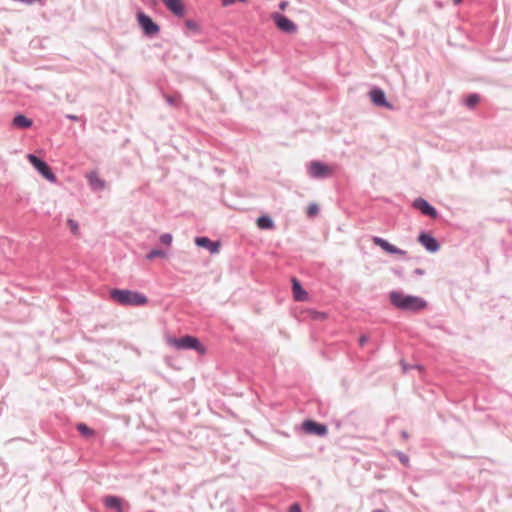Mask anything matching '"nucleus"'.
I'll return each mask as SVG.
<instances>
[{
	"label": "nucleus",
	"instance_id": "bb28decb",
	"mask_svg": "<svg viewBox=\"0 0 512 512\" xmlns=\"http://www.w3.org/2000/svg\"><path fill=\"white\" fill-rule=\"evenodd\" d=\"M173 237L171 234L165 233L160 236V242L164 245H170L172 243Z\"/></svg>",
	"mask_w": 512,
	"mask_h": 512
},
{
	"label": "nucleus",
	"instance_id": "9b49d317",
	"mask_svg": "<svg viewBox=\"0 0 512 512\" xmlns=\"http://www.w3.org/2000/svg\"><path fill=\"white\" fill-rule=\"evenodd\" d=\"M418 241L430 252H436L440 248L437 240L427 233H421Z\"/></svg>",
	"mask_w": 512,
	"mask_h": 512
},
{
	"label": "nucleus",
	"instance_id": "f8f14e48",
	"mask_svg": "<svg viewBox=\"0 0 512 512\" xmlns=\"http://www.w3.org/2000/svg\"><path fill=\"white\" fill-rule=\"evenodd\" d=\"M414 207L419 209L424 215L430 216L432 218H436L438 215L436 209L422 198L416 199L414 201Z\"/></svg>",
	"mask_w": 512,
	"mask_h": 512
},
{
	"label": "nucleus",
	"instance_id": "c85d7f7f",
	"mask_svg": "<svg viewBox=\"0 0 512 512\" xmlns=\"http://www.w3.org/2000/svg\"><path fill=\"white\" fill-rule=\"evenodd\" d=\"M289 512H301L300 505L298 503H294L290 509Z\"/></svg>",
	"mask_w": 512,
	"mask_h": 512
},
{
	"label": "nucleus",
	"instance_id": "7c9ffc66",
	"mask_svg": "<svg viewBox=\"0 0 512 512\" xmlns=\"http://www.w3.org/2000/svg\"><path fill=\"white\" fill-rule=\"evenodd\" d=\"M235 3V0H223L222 4L223 6H230Z\"/></svg>",
	"mask_w": 512,
	"mask_h": 512
},
{
	"label": "nucleus",
	"instance_id": "39448f33",
	"mask_svg": "<svg viewBox=\"0 0 512 512\" xmlns=\"http://www.w3.org/2000/svg\"><path fill=\"white\" fill-rule=\"evenodd\" d=\"M308 171L313 178H325L329 177L333 173V169L321 162L313 161L309 164Z\"/></svg>",
	"mask_w": 512,
	"mask_h": 512
},
{
	"label": "nucleus",
	"instance_id": "7ed1b4c3",
	"mask_svg": "<svg viewBox=\"0 0 512 512\" xmlns=\"http://www.w3.org/2000/svg\"><path fill=\"white\" fill-rule=\"evenodd\" d=\"M166 343L177 350L194 349L201 355L205 354L206 352L205 347L200 343L199 339L189 335H186L182 338L168 336L166 338Z\"/></svg>",
	"mask_w": 512,
	"mask_h": 512
},
{
	"label": "nucleus",
	"instance_id": "ddd939ff",
	"mask_svg": "<svg viewBox=\"0 0 512 512\" xmlns=\"http://www.w3.org/2000/svg\"><path fill=\"white\" fill-rule=\"evenodd\" d=\"M195 243L199 247L207 248L212 254L219 252V247H220L219 243L212 242L207 237H197V238H195Z\"/></svg>",
	"mask_w": 512,
	"mask_h": 512
},
{
	"label": "nucleus",
	"instance_id": "4be33fe9",
	"mask_svg": "<svg viewBox=\"0 0 512 512\" xmlns=\"http://www.w3.org/2000/svg\"><path fill=\"white\" fill-rule=\"evenodd\" d=\"M157 257L166 258L167 254L162 250L154 249V250L150 251L146 256V258L148 260H153L154 258H157Z\"/></svg>",
	"mask_w": 512,
	"mask_h": 512
},
{
	"label": "nucleus",
	"instance_id": "5701e85b",
	"mask_svg": "<svg viewBox=\"0 0 512 512\" xmlns=\"http://www.w3.org/2000/svg\"><path fill=\"white\" fill-rule=\"evenodd\" d=\"M480 101V98L477 94H471L466 98V105L469 108H474Z\"/></svg>",
	"mask_w": 512,
	"mask_h": 512
},
{
	"label": "nucleus",
	"instance_id": "0eeeda50",
	"mask_svg": "<svg viewBox=\"0 0 512 512\" xmlns=\"http://www.w3.org/2000/svg\"><path fill=\"white\" fill-rule=\"evenodd\" d=\"M272 19L274 20L276 26L283 32L287 33H294L296 31V25L287 17L275 13L272 16Z\"/></svg>",
	"mask_w": 512,
	"mask_h": 512
},
{
	"label": "nucleus",
	"instance_id": "2eb2a0df",
	"mask_svg": "<svg viewBox=\"0 0 512 512\" xmlns=\"http://www.w3.org/2000/svg\"><path fill=\"white\" fill-rule=\"evenodd\" d=\"M292 291L293 297L296 301L308 300L307 292L302 288L300 282L296 278L292 279Z\"/></svg>",
	"mask_w": 512,
	"mask_h": 512
},
{
	"label": "nucleus",
	"instance_id": "cd10ccee",
	"mask_svg": "<svg viewBox=\"0 0 512 512\" xmlns=\"http://www.w3.org/2000/svg\"><path fill=\"white\" fill-rule=\"evenodd\" d=\"M326 318V315L324 313H321V312H313V319H325Z\"/></svg>",
	"mask_w": 512,
	"mask_h": 512
},
{
	"label": "nucleus",
	"instance_id": "a211bd4d",
	"mask_svg": "<svg viewBox=\"0 0 512 512\" xmlns=\"http://www.w3.org/2000/svg\"><path fill=\"white\" fill-rule=\"evenodd\" d=\"M87 179L93 190H103L106 186L105 181L102 180L96 172H91L88 174Z\"/></svg>",
	"mask_w": 512,
	"mask_h": 512
},
{
	"label": "nucleus",
	"instance_id": "c756f323",
	"mask_svg": "<svg viewBox=\"0 0 512 512\" xmlns=\"http://www.w3.org/2000/svg\"><path fill=\"white\" fill-rule=\"evenodd\" d=\"M368 342V337L366 335H362L359 338V344L360 346H364Z\"/></svg>",
	"mask_w": 512,
	"mask_h": 512
},
{
	"label": "nucleus",
	"instance_id": "393cba45",
	"mask_svg": "<svg viewBox=\"0 0 512 512\" xmlns=\"http://www.w3.org/2000/svg\"><path fill=\"white\" fill-rule=\"evenodd\" d=\"M307 215L309 217H314L318 214L319 212V207L317 204L315 203H311L308 207H307Z\"/></svg>",
	"mask_w": 512,
	"mask_h": 512
},
{
	"label": "nucleus",
	"instance_id": "dca6fc26",
	"mask_svg": "<svg viewBox=\"0 0 512 512\" xmlns=\"http://www.w3.org/2000/svg\"><path fill=\"white\" fill-rule=\"evenodd\" d=\"M33 121L23 114L16 115L12 120V127L16 129H27L30 128Z\"/></svg>",
	"mask_w": 512,
	"mask_h": 512
},
{
	"label": "nucleus",
	"instance_id": "1a4fd4ad",
	"mask_svg": "<svg viewBox=\"0 0 512 512\" xmlns=\"http://www.w3.org/2000/svg\"><path fill=\"white\" fill-rule=\"evenodd\" d=\"M373 243L377 246H379L381 249L386 251L390 254H398V255H405L406 252L397 248L396 246L390 244L387 240L380 238V237H373L372 239Z\"/></svg>",
	"mask_w": 512,
	"mask_h": 512
},
{
	"label": "nucleus",
	"instance_id": "423d86ee",
	"mask_svg": "<svg viewBox=\"0 0 512 512\" xmlns=\"http://www.w3.org/2000/svg\"><path fill=\"white\" fill-rule=\"evenodd\" d=\"M139 25L147 35L156 34L159 31V27L153 22V20L145 15L143 12H139L137 15Z\"/></svg>",
	"mask_w": 512,
	"mask_h": 512
},
{
	"label": "nucleus",
	"instance_id": "f03ea898",
	"mask_svg": "<svg viewBox=\"0 0 512 512\" xmlns=\"http://www.w3.org/2000/svg\"><path fill=\"white\" fill-rule=\"evenodd\" d=\"M110 298L123 306H144L148 299L145 295L126 289H113L110 291Z\"/></svg>",
	"mask_w": 512,
	"mask_h": 512
},
{
	"label": "nucleus",
	"instance_id": "a878e982",
	"mask_svg": "<svg viewBox=\"0 0 512 512\" xmlns=\"http://www.w3.org/2000/svg\"><path fill=\"white\" fill-rule=\"evenodd\" d=\"M185 25L189 30H191L195 33H198L200 31L199 25L193 20H187L185 22Z\"/></svg>",
	"mask_w": 512,
	"mask_h": 512
},
{
	"label": "nucleus",
	"instance_id": "b1692460",
	"mask_svg": "<svg viewBox=\"0 0 512 512\" xmlns=\"http://www.w3.org/2000/svg\"><path fill=\"white\" fill-rule=\"evenodd\" d=\"M165 99L170 105L173 106H179L181 104V96L179 94L167 95Z\"/></svg>",
	"mask_w": 512,
	"mask_h": 512
},
{
	"label": "nucleus",
	"instance_id": "4468645a",
	"mask_svg": "<svg viewBox=\"0 0 512 512\" xmlns=\"http://www.w3.org/2000/svg\"><path fill=\"white\" fill-rule=\"evenodd\" d=\"M163 4L175 15L183 16L185 12L184 4L181 0H161Z\"/></svg>",
	"mask_w": 512,
	"mask_h": 512
},
{
	"label": "nucleus",
	"instance_id": "20e7f679",
	"mask_svg": "<svg viewBox=\"0 0 512 512\" xmlns=\"http://www.w3.org/2000/svg\"><path fill=\"white\" fill-rule=\"evenodd\" d=\"M27 159L45 179L52 183L56 182L57 178L55 174L51 171L50 167L44 161H42L33 154H28Z\"/></svg>",
	"mask_w": 512,
	"mask_h": 512
},
{
	"label": "nucleus",
	"instance_id": "6e6552de",
	"mask_svg": "<svg viewBox=\"0 0 512 512\" xmlns=\"http://www.w3.org/2000/svg\"><path fill=\"white\" fill-rule=\"evenodd\" d=\"M303 431L307 434L324 436L327 433V427L312 420H306L302 423Z\"/></svg>",
	"mask_w": 512,
	"mask_h": 512
},
{
	"label": "nucleus",
	"instance_id": "9d476101",
	"mask_svg": "<svg viewBox=\"0 0 512 512\" xmlns=\"http://www.w3.org/2000/svg\"><path fill=\"white\" fill-rule=\"evenodd\" d=\"M371 101L377 106H384L388 109H392V105L386 101L385 93L379 88H374L369 93Z\"/></svg>",
	"mask_w": 512,
	"mask_h": 512
},
{
	"label": "nucleus",
	"instance_id": "f257e3e1",
	"mask_svg": "<svg viewBox=\"0 0 512 512\" xmlns=\"http://www.w3.org/2000/svg\"><path fill=\"white\" fill-rule=\"evenodd\" d=\"M391 303L401 310L419 311L426 308L427 303L420 297L406 295L399 291H393L389 295Z\"/></svg>",
	"mask_w": 512,
	"mask_h": 512
},
{
	"label": "nucleus",
	"instance_id": "2f4dec72",
	"mask_svg": "<svg viewBox=\"0 0 512 512\" xmlns=\"http://www.w3.org/2000/svg\"><path fill=\"white\" fill-rule=\"evenodd\" d=\"M287 6H288V2H286V1L281 2L279 5L281 10H285Z\"/></svg>",
	"mask_w": 512,
	"mask_h": 512
},
{
	"label": "nucleus",
	"instance_id": "aec40b11",
	"mask_svg": "<svg viewBox=\"0 0 512 512\" xmlns=\"http://www.w3.org/2000/svg\"><path fill=\"white\" fill-rule=\"evenodd\" d=\"M77 430L85 437H93L95 432L84 423L77 424Z\"/></svg>",
	"mask_w": 512,
	"mask_h": 512
},
{
	"label": "nucleus",
	"instance_id": "6ab92c4d",
	"mask_svg": "<svg viewBox=\"0 0 512 512\" xmlns=\"http://www.w3.org/2000/svg\"><path fill=\"white\" fill-rule=\"evenodd\" d=\"M257 226L260 229H271V228H273L274 224L270 217L261 216L257 219Z\"/></svg>",
	"mask_w": 512,
	"mask_h": 512
},
{
	"label": "nucleus",
	"instance_id": "412c9836",
	"mask_svg": "<svg viewBox=\"0 0 512 512\" xmlns=\"http://www.w3.org/2000/svg\"><path fill=\"white\" fill-rule=\"evenodd\" d=\"M67 226L69 227L71 233L75 236H79L80 235V228H79V225L78 223L73 220V219H68L67 220Z\"/></svg>",
	"mask_w": 512,
	"mask_h": 512
},
{
	"label": "nucleus",
	"instance_id": "473e14b6",
	"mask_svg": "<svg viewBox=\"0 0 512 512\" xmlns=\"http://www.w3.org/2000/svg\"><path fill=\"white\" fill-rule=\"evenodd\" d=\"M462 1H463V0H453V2H454V4H455V5L460 4Z\"/></svg>",
	"mask_w": 512,
	"mask_h": 512
},
{
	"label": "nucleus",
	"instance_id": "f3484780",
	"mask_svg": "<svg viewBox=\"0 0 512 512\" xmlns=\"http://www.w3.org/2000/svg\"><path fill=\"white\" fill-rule=\"evenodd\" d=\"M104 504L109 509L116 510L117 512H123V501L119 497L106 496L104 498Z\"/></svg>",
	"mask_w": 512,
	"mask_h": 512
}]
</instances>
